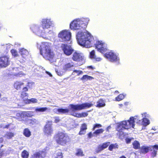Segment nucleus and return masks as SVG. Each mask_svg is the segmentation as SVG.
Here are the masks:
<instances>
[{
    "label": "nucleus",
    "instance_id": "obj_1",
    "mask_svg": "<svg viewBox=\"0 0 158 158\" xmlns=\"http://www.w3.org/2000/svg\"><path fill=\"white\" fill-rule=\"evenodd\" d=\"M76 38L78 44L80 45L87 48L92 46V37L88 31H78L77 34Z\"/></svg>",
    "mask_w": 158,
    "mask_h": 158
},
{
    "label": "nucleus",
    "instance_id": "obj_2",
    "mask_svg": "<svg viewBox=\"0 0 158 158\" xmlns=\"http://www.w3.org/2000/svg\"><path fill=\"white\" fill-rule=\"evenodd\" d=\"M137 117H138L137 116H132L130 117L129 120L122 121L118 123L116 128V131L120 132H122V131L125 129H129L131 127L134 128L135 120L136 121L137 123H140L141 121L140 120H136Z\"/></svg>",
    "mask_w": 158,
    "mask_h": 158
},
{
    "label": "nucleus",
    "instance_id": "obj_3",
    "mask_svg": "<svg viewBox=\"0 0 158 158\" xmlns=\"http://www.w3.org/2000/svg\"><path fill=\"white\" fill-rule=\"evenodd\" d=\"M89 19L88 18L76 19L70 24V28L73 30H82L86 27Z\"/></svg>",
    "mask_w": 158,
    "mask_h": 158
},
{
    "label": "nucleus",
    "instance_id": "obj_4",
    "mask_svg": "<svg viewBox=\"0 0 158 158\" xmlns=\"http://www.w3.org/2000/svg\"><path fill=\"white\" fill-rule=\"evenodd\" d=\"M44 45L40 49V54L45 59L52 62L55 54L51 46L48 43H44Z\"/></svg>",
    "mask_w": 158,
    "mask_h": 158
},
{
    "label": "nucleus",
    "instance_id": "obj_5",
    "mask_svg": "<svg viewBox=\"0 0 158 158\" xmlns=\"http://www.w3.org/2000/svg\"><path fill=\"white\" fill-rule=\"evenodd\" d=\"M53 139L57 144L65 146L70 141V138L67 134L58 132L53 136Z\"/></svg>",
    "mask_w": 158,
    "mask_h": 158
},
{
    "label": "nucleus",
    "instance_id": "obj_6",
    "mask_svg": "<svg viewBox=\"0 0 158 158\" xmlns=\"http://www.w3.org/2000/svg\"><path fill=\"white\" fill-rule=\"evenodd\" d=\"M93 106V104L89 103H85L80 104L73 105V104H70L69 105L71 109L73 111L88 108L92 106Z\"/></svg>",
    "mask_w": 158,
    "mask_h": 158
},
{
    "label": "nucleus",
    "instance_id": "obj_7",
    "mask_svg": "<svg viewBox=\"0 0 158 158\" xmlns=\"http://www.w3.org/2000/svg\"><path fill=\"white\" fill-rule=\"evenodd\" d=\"M43 131L44 134L46 135L47 136L51 135L53 132L52 121H47L46 124L44 126Z\"/></svg>",
    "mask_w": 158,
    "mask_h": 158
},
{
    "label": "nucleus",
    "instance_id": "obj_8",
    "mask_svg": "<svg viewBox=\"0 0 158 158\" xmlns=\"http://www.w3.org/2000/svg\"><path fill=\"white\" fill-rule=\"evenodd\" d=\"M95 46L97 51L102 53L106 52L108 50L107 44L102 41H97Z\"/></svg>",
    "mask_w": 158,
    "mask_h": 158
},
{
    "label": "nucleus",
    "instance_id": "obj_9",
    "mask_svg": "<svg viewBox=\"0 0 158 158\" xmlns=\"http://www.w3.org/2000/svg\"><path fill=\"white\" fill-rule=\"evenodd\" d=\"M104 56L111 62H114L119 60V57L113 50H111L110 52L104 53Z\"/></svg>",
    "mask_w": 158,
    "mask_h": 158
},
{
    "label": "nucleus",
    "instance_id": "obj_10",
    "mask_svg": "<svg viewBox=\"0 0 158 158\" xmlns=\"http://www.w3.org/2000/svg\"><path fill=\"white\" fill-rule=\"evenodd\" d=\"M71 32L66 30L62 31L58 34V37L61 39L63 42L69 41L71 39Z\"/></svg>",
    "mask_w": 158,
    "mask_h": 158
},
{
    "label": "nucleus",
    "instance_id": "obj_11",
    "mask_svg": "<svg viewBox=\"0 0 158 158\" xmlns=\"http://www.w3.org/2000/svg\"><path fill=\"white\" fill-rule=\"evenodd\" d=\"M10 60L9 57L7 55H4L0 57V68L6 67L10 64Z\"/></svg>",
    "mask_w": 158,
    "mask_h": 158
},
{
    "label": "nucleus",
    "instance_id": "obj_12",
    "mask_svg": "<svg viewBox=\"0 0 158 158\" xmlns=\"http://www.w3.org/2000/svg\"><path fill=\"white\" fill-rule=\"evenodd\" d=\"M61 47L64 53L67 56L71 55L74 51L71 46L66 44H62Z\"/></svg>",
    "mask_w": 158,
    "mask_h": 158
},
{
    "label": "nucleus",
    "instance_id": "obj_13",
    "mask_svg": "<svg viewBox=\"0 0 158 158\" xmlns=\"http://www.w3.org/2000/svg\"><path fill=\"white\" fill-rule=\"evenodd\" d=\"M52 24V22L50 19H45L42 20L41 25L44 30L50 28Z\"/></svg>",
    "mask_w": 158,
    "mask_h": 158
},
{
    "label": "nucleus",
    "instance_id": "obj_14",
    "mask_svg": "<svg viewBox=\"0 0 158 158\" xmlns=\"http://www.w3.org/2000/svg\"><path fill=\"white\" fill-rule=\"evenodd\" d=\"M72 59L74 61L79 62L84 59V57L80 53L75 52L73 53Z\"/></svg>",
    "mask_w": 158,
    "mask_h": 158
},
{
    "label": "nucleus",
    "instance_id": "obj_15",
    "mask_svg": "<svg viewBox=\"0 0 158 158\" xmlns=\"http://www.w3.org/2000/svg\"><path fill=\"white\" fill-rule=\"evenodd\" d=\"M31 30L33 32L36 34H41L45 32V30L42 28V26L34 25L31 27Z\"/></svg>",
    "mask_w": 158,
    "mask_h": 158
},
{
    "label": "nucleus",
    "instance_id": "obj_16",
    "mask_svg": "<svg viewBox=\"0 0 158 158\" xmlns=\"http://www.w3.org/2000/svg\"><path fill=\"white\" fill-rule=\"evenodd\" d=\"M46 153L43 151H39L36 152L31 156L30 158H45Z\"/></svg>",
    "mask_w": 158,
    "mask_h": 158
},
{
    "label": "nucleus",
    "instance_id": "obj_17",
    "mask_svg": "<svg viewBox=\"0 0 158 158\" xmlns=\"http://www.w3.org/2000/svg\"><path fill=\"white\" fill-rule=\"evenodd\" d=\"M110 142H106L103 143L102 145H99L96 150V153H99L104 149L106 148L110 145Z\"/></svg>",
    "mask_w": 158,
    "mask_h": 158
},
{
    "label": "nucleus",
    "instance_id": "obj_18",
    "mask_svg": "<svg viewBox=\"0 0 158 158\" xmlns=\"http://www.w3.org/2000/svg\"><path fill=\"white\" fill-rule=\"evenodd\" d=\"M19 53L23 58V60H26L29 55V52L26 49L23 48L19 49Z\"/></svg>",
    "mask_w": 158,
    "mask_h": 158
},
{
    "label": "nucleus",
    "instance_id": "obj_19",
    "mask_svg": "<svg viewBox=\"0 0 158 158\" xmlns=\"http://www.w3.org/2000/svg\"><path fill=\"white\" fill-rule=\"evenodd\" d=\"M151 149L150 147L142 146L139 149V152L140 154H145L148 153Z\"/></svg>",
    "mask_w": 158,
    "mask_h": 158
},
{
    "label": "nucleus",
    "instance_id": "obj_20",
    "mask_svg": "<svg viewBox=\"0 0 158 158\" xmlns=\"http://www.w3.org/2000/svg\"><path fill=\"white\" fill-rule=\"evenodd\" d=\"M87 128V126L86 123H83L81 124L79 134L80 135L85 134Z\"/></svg>",
    "mask_w": 158,
    "mask_h": 158
},
{
    "label": "nucleus",
    "instance_id": "obj_21",
    "mask_svg": "<svg viewBox=\"0 0 158 158\" xmlns=\"http://www.w3.org/2000/svg\"><path fill=\"white\" fill-rule=\"evenodd\" d=\"M74 67V65L69 63L65 64L63 67V69L65 71H71L72 68Z\"/></svg>",
    "mask_w": 158,
    "mask_h": 158
},
{
    "label": "nucleus",
    "instance_id": "obj_22",
    "mask_svg": "<svg viewBox=\"0 0 158 158\" xmlns=\"http://www.w3.org/2000/svg\"><path fill=\"white\" fill-rule=\"evenodd\" d=\"M23 82L19 81H16L14 84V88L17 90L21 88V86L24 85Z\"/></svg>",
    "mask_w": 158,
    "mask_h": 158
},
{
    "label": "nucleus",
    "instance_id": "obj_23",
    "mask_svg": "<svg viewBox=\"0 0 158 158\" xmlns=\"http://www.w3.org/2000/svg\"><path fill=\"white\" fill-rule=\"evenodd\" d=\"M105 105L104 100L102 98H100L97 101L96 106L100 108L104 106Z\"/></svg>",
    "mask_w": 158,
    "mask_h": 158
},
{
    "label": "nucleus",
    "instance_id": "obj_24",
    "mask_svg": "<svg viewBox=\"0 0 158 158\" xmlns=\"http://www.w3.org/2000/svg\"><path fill=\"white\" fill-rule=\"evenodd\" d=\"M56 111L57 114H64L69 112V110L68 109L58 108L56 109Z\"/></svg>",
    "mask_w": 158,
    "mask_h": 158
},
{
    "label": "nucleus",
    "instance_id": "obj_25",
    "mask_svg": "<svg viewBox=\"0 0 158 158\" xmlns=\"http://www.w3.org/2000/svg\"><path fill=\"white\" fill-rule=\"evenodd\" d=\"M23 135L27 137H29L31 135V132L28 128H25L23 132Z\"/></svg>",
    "mask_w": 158,
    "mask_h": 158
},
{
    "label": "nucleus",
    "instance_id": "obj_26",
    "mask_svg": "<svg viewBox=\"0 0 158 158\" xmlns=\"http://www.w3.org/2000/svg\"><path fill=\"white\" fill-rule=\"evenodd\" d=\"M132 145L133 148L136 150L140 149V144L139 142L136 140H135L132 143Z\"/></svg>",
    "mask_w": 158,
    "mask_h": 158
},
{
    "label": "nucleus",
    "instance_id": "obj_27",
    "mask_svg": "<svg viewBox=\"0 0 158 158\" xmlns=\"http://www.w3.org/2000/svg\"><path fill=\"white\" fill-rule=\"evenodd\" d=\"M75 155L78 156H84L83 151L81 148L76 149Z\"/></svg>",
    "mask_w": 158,
    "mask_h": 158
},
{
    "label": "nucleus",
    "instance_id": "obj_28",
    "mask_svg": "<svg viewBox=\"0 0 158 158\" xmlns=\"http://www.w3.org/2000/svg\"><path fill=\"white\" fill-rule=\"evenodd\" d=\"M104 131V130L102 128L98 129L95 131L94 132V137H96L99 135L100 134H102Z\"/></svg>",
    "mask_w": 158,
    "mask_h": 158
},
{
    "label": "nucleus",
    "instance_id": "obj_29",
    "mask_svg": "<svg viewBox=\"0 0 158 158\" xmlns=\"http://www.w3.org/2000/svg\"><path fill=\"white\" fill-rule=\"evenodd\" d=\"M28 97V94L24 92H21V95L20 96V98L23 100L24 102L27 101V99L26 97L27 98Z\"/></svg>",
    "mask_w": 158,
    "mask_h": 158
},
{
    "label": "nucleus",
    "instance_id": "obj_30",
    "mask_svg": "<svg viewBox=\"0 0 158 158\" xmlns=\"http://www.w3.org/2000/svg\"><path fill=\"white\" fill-rule=\"evenodd\" d=\"M56 156L55 158H63V154L60 150H56L55 152Z\"/></svg>",
    "mask_w": 158,
    "mask_h": 158
},
{
    "label": "nucleus",
    "instance_id": "obj_31",
    "mask_svg": "<svg viewBox=\"0 0 158 158\" xmlns=\"http://www.w3.org/2000/svg\"><path fill=\"white\" fill-rule=\"evenodd\" d=\"M150 123L149 119L147 118H143L142 119V124L144 126H146Z\"/></svg>",
    "mask_w": 158,
    "mask_h": 158
},
{
    "label": "nucleus",
    "instance_id": "obj_32",
    "mask_svg": "<svg viewBox=\"0 0 158 158\" xmlns=\"http://www.w3.org/2000/svg\"><path fill=\"white\" fill-rule=\"evenodd\" d=\"M109 145L108 150L110 151H112L113 149H118V145L117 143L111 144Z\"/></svg>",
    "mask_w": 158,
    "mask_h": 158
},
{
    "label": "nucleus",
    "instance_id": "obj_33",
    "mask_svg": "<svg viewBox=\"0 0 158 158\" xmlns=\"http://www.w3.org/2000/svg\"><path fill=\"white\" fill-rule=\"evenodd\" d=\"M93 79L94 78L91 76H89L87 75H85L81 77V79L82 81H87L88 80H91Z\"/></svg>",
    "mask_w": 158,
    "mask_h": 158
},
{
    "label": "nucleus",
    "instance_id": "obj_34",
    "mask_svg": "<svg viewBox=\"0 0 158 158\" xmlns=\"http://www.w3.org/2000/svg\"><path fill=\"white\" fill-rule=\"evenodd\" d=\"M21 155L23 158H28L29 156V154L27 151L24 150L22 152Z\"/></svg>",
    "mask_w": 158,
    "mask_h": 158
},
{
    "label": "nucleus",
    "instance_id": "obj_35",
    "mask_svg": "<svg viewBox=\"0 0 158 158\" xmlns=\"http://www.w3.org/2000/svg\"><path fill=\"white\" fill-rule=\"evenodd\" d=\"M48 109V108L46 107H43L41 108H35V111L38 112H44L45 111Z\"/></svg>",
    "mask_w": 158,
    "mask_h": 158
},
{
    "label": "nucleus",
    "instance_id": "obj_36",
    "mask_svg": "<svg viewBox=\"0 0 158 158\" xmlns=\"http://www.w3.org/2000/svg\"><path fill=\"white\" fill-rule=\"evenodd\" d=\"M14 136V134L10 132H7L5 135V136L8 139H10Z\"/></svg>",
    "mask_w": 158,
    "mask_h": 158
},
{
    "label": "nucleus",
    "instance_id": "obj_37",
    "mask_svg": "<svg viewBox=\"0 0 158 158\" xmlns=\"http://www.w3.org/2000/svg\"><path fill=\"white\" fill-rule=\"evenodd\" d=\"M125 98V96L123 94H120L115 98L116 101H119L122 100Z\"/></svg>",
    "mask_w": 158,
    "mask_h": 158
},
{
    "label": "nucleus",
    "instance_id": "obj_38",
    "mask_svg": "<svg viewBox=\"0 0 158 158\" xmlns=\"http://www.w3.org/2000/svg\"><path fill=\"white\" fill-rule=\"evenodd\" d=\"M10 52L12 55L14 57H16L18 56L17 52L15 49H12L11 50Z\"/></svg>",
    "mask_w": 158,
    "mask_h": 158
},
{
    "label": "nucleus",
    "instance_id": "obj_39",
    "mask_svg": "<svg viewBox=\"0 0 158 158\" xmlns=\"http://www.w3.org/2000/svg\"><path fill=\"white\" fill-rule=\"evenodd\" d=\"M101 127H102V125L100 124L96 123L93 125L92 130L93 131H94L97 128H99Z\"/></svg>",
    "mask_w": 158,
    "mask_h": 158
},
{
    "label": "nucleus",
    "instance_id": "obj_40",
    "mask_svg": "<svg viewBox=\"0 0 158 158\" xmlns=\"http://www.w3.org/2000/svg\"><path fill=\"white\" fill-rule=\"evenodd\" d=\"M90 57L91 58L94 59L95 58V52L94 50H92L90 53Z\"/></svg>",
    "mask_w": 158,
    "mask_h": 158
},
{
    "label": "nucleus",
    "instance_id": "obj_41",
    "mask_svg": "<svg viewBox=\"0 0 158 158\" xmlns=\"http://www.w3.org/2000/svg\"><path fill=\"white\" fill-rule=\"evenodd\" d=\"M37 99L34 98H32L30 99L27 100V102L28 103H30L31 102H32L33 103H36L37 102Z\"/></svg>",
    "mask_w": 158,
    "mask_h": 158
},
{
    "label": "nucleus",
    "instance_id": "obj_42",
    "mask_svg": "<svg viewBox=\"0 0 158 158\" xmlns=\"http://www.w3.org/2000/svg\"><path fill=\"white\" fill-rule=\"evenodd\" d=\"M73 73H76L77 74V76H79L80 74L83 73V72L81 70H74L73 71Z\"/></svg>",
    "mask_w": 158,
    "mask_h": 158
},
{
    "label": "nucleus",
    "instance_id": "obj_43",
    "mask_svg": "<svg viewBox=\"0 0 158 158\" xmlns=\"http://www.w3.org/2000/svg\"><path fill=\"white\" fill-rule=\"evenodd\" d=\"M25 116L29 117H31L33 116V115L31 112L28 111L26 112Z\"/></svg>",
    "mask_w": 158,
    "mask_h": 158
},
{
    "label": "nucleus",
    "instance_id": "obj_44",
    "mask_svg": "<svg viewBox=\"0 0 158 158\" xmlns=\"http://www.w3.org/2000/svg\"><path fill=\"white\" fill-rule=\"evenodd\" d=\"M88 115V114L87 112H83L80 113V118L85 117L87 116Z\"/></svg>",
    "mask_w": 158,
    "mask_h": 158
},
{
    "label": "nucleus",
    "instance_id": "obj_45",
    "mask_svg": "<svg viewBox=\"0 0 158 158\" xmlns=\"http://www.w3.org/2000/svg\"><path fill=\"white\" fill-rule=\"evenodd\" d=\"M55 118L54 122L56 123H57L60 121V119L59 117H54Z\"/></svg>",
    "mask_w": 158,
    "mask_h": 158
},
{
    "label": "nucleus",
    "instance_id": "obj_46",
    "mask_svg": "<svg viewBox=\"0 0 158 158\" xmlns=\"http://www.w3.org/2000/svg\"><path fill=\"white\" fill-rule=\"evenodd\" d=\"M33 82H28L27 84V86L28 88H31L32 85H33Z\"/></svg>",
    "mask_w": 158,
    "mask_h": 158
},
{
    "label": "nucleus",
    "instance_id": "obj_47",
    "mask_svg": "<svg viewBox=\"0 0 158 158\" xmlns=\"http://www.w3.org/2000/svg\"><path fill=\"white\" fill-rule=\"evenodd\" d=\"M88 137L89 138H91L93 136L94 137V132L92 133L91 132H89L87 134Z\"/></svg>",
    "mask_w": 158,
    "mask_h": 158
},
{
    "label": "nucleus",
    "instance_id": "obj_48",
    "mask_svg": "<svg viewBox=\"0 0 158 158\" xmlns=\"http://www.w3.org/2000/svg\"><path fill=\"white\" fill-rule=\"evenodd\" d=\"M132 139H133V138H126V143H131V142L132 140Z\"/></svg>",
    "mask_w": 158,
    "mask_h": 158
},
{
    "label": "nucleus",
    "instance_id": "obj_49",
    "mask_svg": "<svg viewBox=\"0 0 158 158\" xmlns=\"http://www.w3.org/2000/svg\"><path fill=\"white\" fill-rule=\"evenodd\" d=\"M72 115L75 117L80 118V113H75L73 114Z\"/></svg>",
    "mask_w": 158,
    "mask_h": 158
},
{
    "label": "nucleus",
    "instance_id": "obj_50",
    "mask_svg": "<svg viewBox=\"0 0 158 158\" xmlns=\"http://www.w3.org/2000/svg\"><path fill=\"white\" fill-rule=\"evenodd\" d=\"M28 91V88L26 87L25 86L23 88V91L22 92H27Z\"/></svg>",
    "mask_w": 158,
    "mask_h": 158
},
{
    "label": "nucleus",
    "instance_id": "obj_51",
    "mask_svg": "<svg viewBox=\"0 0 158 158\" xmlns=\"http://www.w3.org/2000/svg\"><path fill=\"white\" fill-rule=\"evenodd\" d=\"M94 59H95V60H96V61H101L102 59L101 57H98L96 58V56H95V58H94Z\"/></svg>",
    "mask_w": 158,
    "mask_h": 158
},
{
    "label": "nucleus",
    "instance_id": "obj_52",
    "mask_svg": "<svg viewBox=\"0 0 158 158\" xmlns=\"http://www.w3.org/2000/svg\"><path fill=\"white\" fill-rule=\"evenodd\" d=\"M11 123H9L6 125H5L4 127H3V129L7 128L8 129L9 127L10 126V125Z\"/></svg>",
    "mask_w": 158,
    "mask_h": 158
},
{
    "label": "nucleus",
    "instance_id": "obj_53",
    "mask_svg": "<svg viewBox=\"0 0 158 158\" xmlns=\"http://www.w3.org/2000/svg\"><path fill=\"white\" fill-rule=\"evenodd\" d=\"M23 75V73H16V74H15V75L17 76V77H21L22 76V75Z\"/></svg>",
    "mask_w": 158,
    "mask_h": 158
},
{
    "label": "nucleus",
    "instance_id": "obj_54",
    "mask_svg": "<svg viewBox=\"0 0 158 158\" xmlns=\"http://www.w3.org/2000/svg\"><path fill=\"white\" fill-rule=\"evenodd\" d=\"M111 127L110 126H109L108 127H107L106 128V130L107 131L109 132V129H110L111 128Z\"/></svg>",
    "mask_w": 158,
    "mask_h": 158
},
{
    "label": "nucleus",
    "instance_id": "obj_55",
    "mask_svg": "<svg viewBox=\"0 0 158 158\" xmlns=\"http://www.w3.org/2000/svg\"><path fill=\"white\" fill-rule=\"evenodd\" d=\"M153 148L158 150V145H155L153 146Z\"/></svg>",
    "mask_w": 158,
    "mask_h": 158
},
{
    "label": "nucleus",
    "instance_id": "obj_56",
    "mask_svg": "<svg viewBox=\"0 0 158 158\" xmlns=\"http://www.w3.org/2000/svg\"><path fill=\"white\" fill-rule=\"evenodd\" d=\"M3 139L2 138H0V143H2L3 142Z\"/></svg>",
    "mask_w": 158,
    "mask_h": 158
},
{
    "label": "nucleus",
    "instance_id": "obj_57",
    "mask_svg": "<svg viewBox=\"0 0 158 158\" xmlns=\"http://www.w3.org/2000/svg\"><path fill=\"white\" fill-rule=\"evenodd\" d=\"M3 155V153L2 152H0V158H2Z\"/></svg>",
    "mask_w": 158,
    "mask_h": 158
},
{
    "label": "nucleus",
    "instance_id": "obj_58",
    "mask_svg": "<svg viewBox=\"0 0 158 158\" xmlns=\"http://www.w3.org/2000/svg\"><path fill=\"white\" fill-rule=\"evenodd\" d=\"M57 74L60 75V76H62V74L61 73H59V72H58V71H57Z\"/></svg>",
    "mask_w": 158,
    "mask_h": 158
},
{
    "label": "nucleus",
    "instance_id": "obj_59",
    "mask_svg": "<svg viewBox=\"0 0 158 158\" xmlns=\"http://www.w3.org/2000/svg\"><path fill=\"white\" fill-rule=\"evenodd\" d=\"M119 158H126V157L124 156H122L120 157Z\"/></svg>",
    "mask_w": 158,
    "mask_h": 158
},
{
    "label": "nucleus",
    "instance_id": "obj_60",
    "mask_svg": "<svg viewBox=\"0 0 158 158\" xmlns=\"http://www.w3.org/2000/svg\"><path fill=\"white\" fill-rule=\"evenodd\" d=\"M88 67L92 69H93V68L92 66H88Z\"/></svg>",
    "mask_w": 158,
    "mask_h": 158
},
{
    "label": "nucleus",
    "instance_id": "obj_61",
    "mask_svg": "<svg viewBox=\"0 0 158 158\" xmlns=\"http://www.w3.org/2000/svg\"><path fill=\"white\" fill-rule=\"evenodd\" d=\"M89 158H96V157L95 156L94 157H89Z\"/></svg>",
    "mask_w": 158,
    "mask_h": 158
},
{
    "label": "nucleus",
    "instance_id": "obj_62",
    "mask_svg": "<svg viewBox=\"0 0 158 158\" xmlns=\"http://www.w3.org/2000/svg\"><path fill=\"white\" fill-rule=\"evenodd\" d=\"M124 104L127 105L128 104V102H125L124 103Z\"/></svg>",
    "mask_w": 158,
    "mask_h": 158
},
{
    "label": "nucleus",
    "instance_id": "obj_63",
    "mask_svg": "<svg viewBox=\"0 0 158 158\" xmlns=\"http://www.w3.org/2000/svg\"><path fill=\"white\" fill-rule=\"evenodd\" d=\"M48 73L49 75L50 76H52V75H51V74L50 73H49V72H48Z\"/></svg>",
    "mask_w": 158,
    "mask_h": 158
},
{
    "label": "nucleus",
    "instance_id": "obj_64",
    "mask_svg": "<svg viewBox=\"0 0 158 158\" xmlns=\"http://www.w3.org/2000/svg\"><path fill=\"white\" fill-rule=\"evenodd\" d=\"M3 145H2V144L1 145V146H0V148H2V147H3Z\"/></svg>",
    "mask_w": 158,
    "mask_h": 158
}]
</instances>
